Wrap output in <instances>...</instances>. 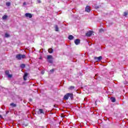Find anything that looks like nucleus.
<instances>
[{
  "mask_svg": "<svg viewBox=\"0 0 128 128\" xmlns=\"http://www.w3.org/2000/svg\"><path fill=\"white\" fill-rule=\"evenodd\" d=\"M69 98H70L71 100H74V94L72 93H67L64 96L63 99L68 100Z\"/></svg>",
  "mask_w": 128,
  "mask_h": 128,
  "instance_id": "obj_1",
  "label": "nucleus"
},
{
  "mask_svg": "<svg viewBox=\"0 0 128 128\" xmlns=\"http://www.w3.org/2000/svg\"><path fill=\"white\" fill-rule=\"evenodd\" d=\"M47 62L50 64H52L54 61L52 60V56L51 55L47 56Z\"/></svg>",
  "mask_w": 128,
  "mask_h": 128,
  "instance_id": "obj_2",
  "label": "nucleus"
},
{
  "mask_svg": "<svg viewBox=\"0 0 128 128\" xmlns=\"http://www.w3.org/2000/svg\"><path fill=\"white\" fill-rule=\"evenodd\" d=\"M16 58H17V60H20L22 58H26V55L25 54H18L16 55Z\"/></svg>",
  "mask_w": 128,
  "mask_h": 128,
  "instance_id": "obj_3",
  "label": "nucleus"
},
{
  "mask_svg": "<svg viewBox=\"0 0 128 128\" xmlns=\"http://www.w3.org/2000/svg\"><path fill=\"white\" fill-rule=\"evenodd\" d=\"M92 32H93L92 31V30H89L88 32H86V36H88V37L91 36L92 35Z\"/></svg>",
  "mask_w": 128,
  "mask_h": 128,
  "instance_id": "obj_4",
  "label": "nucleus"
},
{
  "mask_svg": "<svg viewBox=\"0 0 128 128\" xmlns=\"http://www.w3.org/2000/svg\"><path fill=\"white\" fill-rule=\"evenodd\" d=\"M5 74H6V76H8V77L10 78L12 76V75L10 74V71L8 70L5 71Z\"/></svg>",
  "mask_w": 128,
  "mask_h": 128,
  "instance_id": "obj_5",
  "label": "nucleus"
},
{
  "mask_svg": "<svg viewBox=\"0 0 128 128\" xmlns=\"http://www.w3.org/2000/svg\"><path fill=\"white\" fill-rule=\"evenodd\" d=\"M25 16L26 18H32V14L30 13H26L25 14Z\"/></svg>",
  "mask_w": 128,
  "mask_h": 128,
  "instance_id": "obj_6",
  "label": "nucleus"
},
{
  "mask_svg": "<svg viewBox=\"0 0 128 128\" xmlns=\"http://www.w3.org/2000/svg\"><path fill=\"white\" fill-rule=\"evenodd\" d=\"M74 44H76V46H78L80 44V39H76L74 40Z\"/></svg>",
  "mask_w": 128,
  "mask_h": 128,
  "instance_id": "obj_7",
  "label": "nucleus"
},
{
  "mask_svg": "<svg viewBox=\"0 0 128 128\" xmlns=\"http://www.w3.org/2000/svg\"><path fill=\"white\" fill-rule=\"evenodd\" d=\"M38 114H44V110L42 108H40L38 111Z\"/></svg>",
  "mask_w": 128,
  "mask_h": 128,
  "instance_id": "obj_8",
  "label": "nucleus"
},
{
  "mask_svg": "<svg viewBox=\"0 0 128 128\" xmlns=\"http://www.w3.org/2000/svg\"><path fill=\"white\" fill-rule=\"evenodd\" d=\"M85 12H90V6H86L85 8Z\"/></svg>",
  "mask_w": 128,
  "mask_h": 128,
  "instance_id": "obj_9",
  "label": "nucleus"
},
{
  "mask_svg": "<svg viewBox=\"0 0 128 128\" xmlns=\"http://www.w3.org/2000/svg\"><path fill=\"white\" fill-rule=\"evenodd\" d=\"M28 72H25L23 76L24 80H26V78L28 77Z\"/></svg>",
  "mask_w": 128,
  "mask_h": 128,
  "instance_id": "obj_10",
  "label": "nucleus"
},
{
  "mask_svg": "<svg viewBox=\"0 0 128 128\" xmlns=\"http://www.w3.org/2000/svg\"><path fill=\"white\" fill-rule=\"evenodd\" d=\"M95 60H97L100 62V60H102V56H100L99 57H96L95 58Z\"/></svg>",
  "mask_w": 128,
  "mask_h": 128,
  "instance_id": "obj_11",
  "label": "nucleus"
},
{
  "mask_svg": "<svg viewBox=\"0 0 128 128\" xmlns=\"http://www.w3.org/2000/svg\"><path fill=\"white\" fill-rule=\"evenodd\" d=\"M110 100L112 102H116V98L114 97H111Z\"/></svg>",
  "mask_w": 128,
  "mask_h": 128,
  "instance_id": "obj_12",
  "label": "nucleus"
},
{
  "mask_svg": "<svg viewBox=\"0 0 128 128\" xmlns=\"http://www.w3.org/2000/svg\"><path fill=\"white\" fill-rule=\"evenodd\" d=\"M74 37L72 36V35H70L68 37V39L70 40H74Z\"/></svg>",
  "mask_w": 128,
  "mask_h": 128,
  "instance_id": "obj_13",
  "label": "nucleus"
},
{
  "mask_svg": "<svg viewBox=\"0 0 128 128\" xmlns=\"http://www.w3.org/2000/svg\"><path fill=\"white\" fill-rule=\"evenodd\" d=\"M48 52L49 54H52L54 52V49L50 48L48 49Z\"/></svg>",
  "mask_w": 128,
  "mask_h": 128,
  "instance_id": "obj_14",
  "label": "nucleus"
},
{
  "mask_svg": "<svg viewBox=\"0 0 128 128\" xmlns=\"http://www.w3.org/2000/svg\"><path fill=\"white\" fill-rule=\"evenodd\" d=\"M10 106L12 108H16V104H14V102L10 104Z\"/></svg>",
  "mask_w": 128,
  "mask_h": 128,
  "instance_id": "obj_15",
  "label": "nucleus"
},
{
  "mask_svg": "<svg viewBox=\"0 0 128 128\" xmlns=\"http://www.w3.org/2000/svg\"><path fill=\"white\" fill-rule=\"evenodd\" d=\"M20 68H26V64H21L20 65Z\"/></svg>",
  "mask_w": 128,
  "mask_h": 128,
  "instance_id": "obj_16",
  "label": "nucleus"
},
{
  "mask_svg": "<svg viewBox=\"0 0 128 128\" xmlns=\"http://www.w3.org/2000/svg\"><path fill=\"white\" fill-rule=\"evenodd\" d=\"M54 28L56 32H58V25H55Z\"/></svg>",
  "mask_w": 128,
  "mask_h": 128,
  "instance_id": "obj_17",
  "label": "nucleus"
},
{
  "mask_svg": "<svg viewBox=\"0 0 128 128\" xmlns=\"http://www.w3.org/2000/svg\"><path fill=\"white\" fill-rule=\"evenodd\" d=\"M4 36L6 38H10V34H8V33H6L4 34Z\"/></svg>",
  "mask_w": 128,
  "mask_h": 128,
  "instance_id": "obj_18",
  "label": "nucleus"
},
{
  "mask_svg": "<svg viewBox=\"0 0 128 128\" xmlns=\"http://www.w3.org/2000/svg\"><path fill=\"white\" fill-rule=\"evenodd\" d=\"M68 90H74V86H70L69 87Z\"/></svg>",
  "mask_w": 128,
  "mask_h": 128,
  "instance_id": "obj_19",
  "label": "nucleus"
},
{
  "mask_svg": "<svg viewBox=\"0 0 128 128\" xmlns=\"http://www.w3.org/2000/svg\"><path fill=\"white\" fill-rule=\"evenodd\" d=\"M6 18H8V16H6V15H4V16H2V19H3V20H6Z\"/></svg>",
  "mask_w": 128,
  "mask_h": 128,
  "instance_id": "obj_20",
  "label": "nucleus"
},
{
  "mask_svg": "<svg viewBox=\"0 0 128 128\" xmlns=\"http://www.w3.org/2000/svg\"><path fill=\"white\" fill-rule=\"evenodd\" d=\"M6 6H10V2H6Z\"/></svg>",
  "mask_w": 128,
  "mask_h": 128,
  "instance_id": "obj_21",
  "label": "nucleus"
},
{
  "mask_svg": "<svg viewBox=\"0 0 128 128\" xmlns=\"http://www.w3.org/2000/svg\"><path fill=\"white\" fill-rule=\"evenodd\" d=\"M128 12H124V16H128Z\"/></svg>",
  "mask_w": 128,
  "mask_h": 128,
  "instance_id": "obj_22",
  "label": "nucleus"
},
{
  "mask_svg": "<svg viewBox=\"0 0 128 128\" xmlns=\"http://www.w3.org/2000/svg\"><path fill=\"white\" fill-rule=\"evenodd\" d=\"M100 32H104V29L101 28L99 30Z\"/></svg>",
  "mask_w": 128,
  "mask_h": 128,
  "instance_id": "obj_23",
  "label": "nucleus"
},
{
  "mask_svg": "<svg viewBox=\"0 0 128 128\" xmlns=\"http://www.w3.org/2000/svg\"><path fill=\"white\" fill-rule=\"evenodd\" d=\"M50 72H54V69H52L50 70Z\"/></svg>",
  "mask_w": 128,
  "mask_h": 128,
  "instance_id": "obj_24",
  "label": "nucleus"
},
{
  "mask_svg": "<svg viewBox=\"0 0 128 128\" xmlns=\"http://www.w3.org/2000/svg\"><path fill=\"white\" fill-rule=\"evenodd\" d=\"M41 74H44V71L42 70V71L41 72Z\"/></svg>",
  "mask_w": 128,
  "mask_h": 128,
  "instance_id": "obj_25",
  "label": "nucleus"
},
{
  "mask_svg": "<svg viewBox=\"0 0 128 128\" xmlns=\"http://www.w3.org/2000/svg\"><path fill=\"white\" fill-rule=\"evenodd\" d=\"M37 2H38V4L42 3V1H40V0H38Z\"/></svg>",
  "mask_w": 128,
  "mask_h": 128,
  "instance_id": "obj_26",
  "label": "nucleus"
},
{
  "mask_svg": "<svg viewBox=\"0 0 128 128\" xmlns=\"http://www.w3.org/2000/svg\"><path fill=\"white\" fill-rule=\"evenodd\" d=\"M29 102H32V98H29Z\"/></svg>",
  "mask_w": 128,
  "mask_h": 128,
  "instance_id": "obj_27",
  "label": "nucleus"
},
{
  "mask_svg": "<svg viewBox=\"0 0 128 128\" xmlns=\"http://www.w3.org/2000/svg\"><path fill=\"white\" fill-rule=\"evenodd\" d=\"M23 6H26V2H24L23 3Z\"/></svg>",
  "mask_w": 128,
  "mask_h": 128,
  "instance_id": "obj_28",
  "label": "nucleus"
},
{
  "mask_svg": "<svg viewBox=\"0 0 128 128\" xmlns=\"http://www.w3.org/2000/svg\"><path fill=\"white\" fill-rule=\"evenodd\" d=\"M96 9L100 8V7L98 6H96Z\"/></svg>",
  "mask_w": 128,
  "mask_h": 128,
  "instance_id": "obj_29",
  "label": "nucleus"
},
{
  "mask_svg": "<svg viewBox=\"0 0 128 128\" xmlns=\"http://www.w3.org/2000/svg\"><path fill=\"white\" fill-rule=\"evenodd\" d=\"M2 88V86H0V90Z\"/></svg>",
  "mask_w": 128,
  "mask_h": 128,
  "instance_id": "obj_30",
  "label": "nucleus"
},
{
  "mask_svg": "<svg viewBox=\"0 0 128 128\" xmlns=\"http://www.w3.org/2000/svg\"><path fill=\"white\" fill-rule=\"evenodd\" d=\"M0 118H2V115H0Z\"/></svg>",
  "mask_w": 128,
  "mask_h": 128,
  "instance_id": "obj_31",
  "label": "nucleus"
}]
</instances>
